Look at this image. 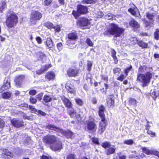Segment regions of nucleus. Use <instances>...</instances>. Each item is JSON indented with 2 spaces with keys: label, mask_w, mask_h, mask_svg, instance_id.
<instances>
[{
  "label": "nucleus",
  "mask_w": 159,
  "mask_h": 159,
  "mask_svg": "<svg viewBox=\"0 0 159 159\" xmlns=\"http://www.w3.org/2000/svg\"><path fill=\"white\" fill-rule=\"evenodd\" d=\"M125 30L124 29L119 27L117 25L111 23L109 25L104 34L113 35L115 37H120L123 34Z\"/></svg>",
  "instance_id": "nucleus-1"
},
{
  "label": "nucleus",
  "mask_w": 159,
  "mask_h": 159,
  "mask_svg": "<svg viewBox=\"0 0 159 159\" xmlns=\"http://www.w3.org/2000/svg\"><path fill=\"white\" fill-rule=\"evenodd\" d=\"M152 77V74L149 72H147L145 75L140 73L138 75L137 80L143 83V86L144 87L148 85Z\"/></svg>",
  "instance_id": "nucleus-2"
},
{
  "label": "nucleus",
  "mask_w": 159,
  "mask_h": 159,
  "mask_svg": "<svg viewBox=\"0 0 159 159\" xmlns=\"http://www.w3.org/2000/svg\"><path fill=\"white\" fill-rule=\"evenodd\" d=\"M18 22V18L16 14L13 13L8 16L6 24L8 27L11 28L15 26Z\"/></svg>",
  "instance_id": "nucleus-3"
},
{
  "label": "nucleus",
  "mask_w": 159,
  "mask_h": 159,
  "mask_svg": "<svg viewBox=\"0 0 159 159\" xmlns=\"http://www.w3.org/2000/svg\"><path fill=\"white\" fill-rule=\"evenodd\" d=\"M77 11H73L72 14L77 19L80 14H85L88 12V8L86 6L80 4L77 6Z\"/></svg>",
  "instance_id": "nucleus-4"
},
{
  "label": "nucleus",
  "mask_w": 159,
  "mask_h": 159,
  "mask_svg": "<svg viewBox=\"0 0 159 159\" xmlns=\"http://www.w3.org/2000/svg\"><path fill=\"white\" fill-rule=\"evenodd\" d=\"M104 111H99V115L101 118V122L100 123V128L98 130V133L101 134L105 130L107 126L105 122V118L104 114Z\"/></svg>",
  "instance_id": "nucleus-5"
},
{
  "label": "nucleus",
  "mask_w": 159,
  "mask_h": 159,
  "mask_svg": "<svg viewBox=\"0 0 159 159\" xmlns=\"http://www.w3.org/2000/svg\"><path fill=\"white\" fill-rule=\"evenodd\" d=\"M86 129L89 133L93 134L96 131L97 126L93 121L89 120L86 122Z\"/></svg>",
  "instance_id": "nucleus-6"
},
{
  "label": "nucleus",
  "mask_w": 159,
  "mask_h": 159,
  "mask_svg": "<svg viewBox=\"0 0 159 159\" xmlns=\"http://www.w3.org/2000/svg\"><path fill=\"white\" fill-rule=\"evenodd\" d=\"M43 140L46 144L52 145L57 141V138L54 135H47L43 137Z\"/></svg>",
  "instance_id": "nucleus-7"
},
{
  "label": "nucleus",
  "mask_w": 159,
  "mask_h": 159,
  "mask_svg": "<svg viewBox=\"0 0 159 159\" xmlns=\"http://www.w3.org/2000/svg\"><path fill=\"white\" fill-rule=\"evenodd\" d=\"M42 17V13L38 11H33L30 16V19L32 23H35V20H39Z\"/></svg>",
  "instance_id": "nucleus-8"
},
{
  "label": "nucleus",
  "mask_w": 159,
  "mask_h": 159,
  "mask_svg": "<svg viewBox=\"0 0 159 159\" xmlns=\"http://www.w3.org/2000/svg\"><path fill=\"white\" fill-rule=\"evenodd\" d=\"M61 148V143L60 141H57L50 146V148L54 151L60 150Z\"/></svg>",
  "instance_id": "nucleus-9"
},
{
  "label": "nucleus",
  "mask_w": 159,
  "mask_h": 159,
  "mask_svg": "<svg viewBox=\"0 0 159 159\" xmlns=\"http://www.w3.org/2000/svg\"><path fill=\"white\" fill-rule=\"evenodd\" d=\"M25 78L24 75H20L16 77L15 81V82L16 85L17 87H20V85L23 81Z\"/></svg>",
  "instance_id": "nucleus-10"
},
{
  "label": "nucleus",
  "mask_w": 159,
  "mask_h": 159,
  "mask_svg": "<svg viewBox=\"0 0 159 159\" xmlns=\"http://www.w3.org/2000/svg\"><path fill=\"white\" fill-rule=\"evenodd\" d=\"M11 122L12 125L15 127H20L23 125L22 120L15 118L12 119L11 120Z\"/></svg>",
  "instance_id": "nucleus-11"
},
{
  "label": "nucleus",
  "mask_w": 159,
  "mask_h": 159,
  "mask_svg": "<svg viewBox=\"0 0 159 159\" xmlns=\"http://www.w3.org/2000/svg\"><path fill=\"white\" fill-rule=\"evenodd\" d=\"M46 128L50 130H54L61 133L62 132V129L52 124H48L46 126Z\"/></svg>",
  "instance_id": "nucleus-12"
},
{
  "label": "nucleus",
  "mask_w": 159,
  "mask_h": 159,
  "mask_svg": "<svg viewBox=\"0 0 159 159\" xmlns=\"http://www.w3.org/2000/svg\"><path fill=\"white\" fill-rule=\"evenodd\" d=\"M78 73V70L74 67L70 68L67 72L68 75L70 76H75Z\"/></svg>",
  "instance_id": "nucleus-13"
},
{
  "label": "nucleus",
  "mask_w": 159,
  "mask_h": 159,
  "mask_svg": "<svg viewBox=\"0 0 159 159\" xmlns=\"http://www.w3.org/2000/svg\"><path fill=\"white\" fill-rule=\"evenodd\" d=\"M62 132H61V134L65 136L67 138H71L73 135V133L70 130H64L62 129Z\"/></svg>",
  "instance_id": "nucleus-14"
},
{
  "label": "nucleus",
  "mask_w": 159,
  "mask_h": 159,
  "mask_svg": "<svg viewBox=\"0 0 159 159\" xmlns=\"http://www.w3.org/2000/svg\"><path fill=\"white\" fill-rule=\"evenodd\" d=\"M129 25L134 29H138L140 27L139 24L134 19L131 20L129 21Z\"/></svg>",
  "instance_id": "nucleus-15"
},
{
  "label": "nucleus",
  "mask_w": 159,
  "mask_h": 159,
  "mask_svg": "<svg viewBox=\"0 0 159 159\" xmlns=\"http://www.w3.org/2000/svg\"><path fill=\"white\" fill-rule=\"evenodd\" d=\"M80 25L81 26H85L90 24V22L87 19L85 18H81L78 22Z\"/></svg>",
  "instance_id": "nucleus-16"
},
{
  "label": "nucleus",
  "mask_w": 159,
  "mask_h": 159,
  "mask_svg": "<svg viewBox=\"0 0 159 159\" xmlns=\"http://www.w3.org/2000/svg\"><path fill=\"white\" fill-rule=\"evenodd\" d=\"M107 102L108 106L110 107H112L114 105V97L112 95H110L107 99Z\"/></svg>",
  "instance_id": "nucleus-17"
},
{
  "label": "nucleus",
  "mask_w": 159,
  "mask_h": 159,
  "mask_svg": "<svg viewBox=\"0 0 159 159\" xmlns=\"http://www.w3.org/2000/svg\"><path fill=\"white\" fill-rule=\"evenodd\" d=\"M9 79H6L4 81L3 84L1 88L2 90H5L8 89L10 87V84Z\"/></svg>",
  "instance_id": "nucleus-18"
},
{
  "label": "nucleus",
  "mask_w": 159,
  "mask_h": 159,
  "mask_svg": "<svg viewBox=\"0 0 159 159\" xmlns=\"http://www.w3.org/2000/svg\"><path fill=\"white\" fill-rule=\"evenodd\" d=\"M50 65H48L42 66L39 70L36 71L37 74L39 75L43 73L45 71H47L48 68L51 67Z\"/></svg>",
  "instance_id": "nucleus-19"
},
{
  "label": "nucleus",
  "mask_w": 159,
  "mask_h": 159,
  "mask_svg": "<svg viewBox=\"0 0 159 159\" xmlns=\"http://www.w3.org/2000/svg\"><path fill=\"white\" fill-rule=\"evenodd\" d=\"M68 39L72 40H76L78 39L77 34L75 32L70 33L67 35Z\"/></svg>",
  "instance_id": "nucleus-20"
},
{
  "label": "nucleus",
  "mask_w": 159,
  "mask_h": 159,
  "mask_svg": "<svg viewBox=\"0 0 159 159\" xmlns=\"http://www.w3.org/2000/svg\"><path fill=\"white\" fill-rule=\"evenodd\" d=\"M116 148L114 146L109 147L106 151V153L107 155H109L114 153L116 151Z\"/></svg>",
  "instance_id": "nucleus-21"
},
{
  "label": "nucleus",
  "mask_w": 159,
  "mask_h": 159,
  "mask_svg": "<svg viewBox=\"0 0 159 159\" xmlns=\"http://www.w3.org/2000/svg\"><path fill=\"white\" fill-rule=\"evenodd\" d=\"M45 76L49 80H52L55 78V75L52 71H49L46 74Z\"/></svg>",
  "instance_id": "nucleus-22"
},
{
  "label": "nucleus",
  "mask_w": 159,
  "mask_h": 159,
  "mask_svg": "<svg viewBox=\"0 0 159 159\" xmlns=\"http://www.w3.org/2000/svg\"><path fill=\"white\" fill-rule=\"evenodd\" d=\"M2 155L3 156L8 158L12 157L13 155L12 153L7 149H5L3 151Z\"/></svg>",
  "instance_id": "nucleus-23"
},
{
  "label": "nucleus",
  "mask_w": 159,
  "mask_h": 159,
  "mask_svg": "<svg viewBox=\"0 0 159 159\" xmlns=\"http://www.w3.org/2000/svg\"><path fill=\"white\" fill-rule=\"evenodd\" d=\"M63 102L65 103L66 107L70 108L72 106V104L69 99L67 98H65L63 100Z\"/></svg>",
  "instance_id": "nucleus-24"
},
{
  "label": "nucleus",
  "mask_w": 159,
  "mask_h": 159,
  "mask_svg": "<svg viewBox=\"0 0 159 159\" xmlns=\"http://www.w3.org/2000/svg\"><path fill=\"white\" fill-rule=\"evenodd\" d=\"M37 55L39 57V60H41L42 61H43L45 59L46 55L43 52H37Z\"/></svg>",
  "instance_id": "nucleus-25"
},
{
  "label": "nucleus",
  "mask_w": 159,
  "mask_h": 159,
  "mask_svg": "<svg viewBox=\"0 0 159 159\" xmlns=\"http://www.w3.org/2000/svg\"><path fill=\"white\" fill-rule=\"evenodd\" d=\"M106 19L107 20H115V16L114 15L112 14L111 13H108L106 15L104 16Z\"/></svg>",
  "instance_id": "nucleus-26"
},
{
  "label": "nucleus",
  "mask_w": 159,
  "mask_h": 159,
  "mask_svg": "<svg viewBox=\"0 0 159 159\" xmlns=\"http://www.w3.org/2000/svg\"><path fill=\"white\" fill-rule=\"evenodd\" d=\"M46 44L47 46L49 48H52L53 46V43L52 40L51 39L48 38L46 41Z\"/></svg>",
  "instance_id": "nucleus-27"
},
{
  "label": "nucleus",
  "mask_w": 159,
  "mask_h": 159,
  "mask_svg": "<svg viewBox=\"0 0 159 159\" xmlns=\"http://www.w3.org/2000/svg\"><path fill=\"white\" fill-rule=\"evenodd\" d=\"M11 94L8 92H4L2 95L3 98L5 99H9L11 96Z\"/></svg>",
  "instance_id": "nucleus-28"
},
{
  "label": "nucleus",
  "mask_w": 159,
  "mask_h": 159,
  "mask_svg": "<svg viewBox=\"0 0 159 159\" xmlns=\"http://www.w3.org/2000/svg\"><path fill=\"white\" fill-rule=\"evenodd\" d=\"M143 152L147 155L152 154V150H149L147 148H143Z\"/></svg>",
  "instance_id": "nucleus-29"
},
{
  "label": "nucleus",
  "mask_w": 159,
  "mask_h": 159,
  "mask_svg": "<svg viewBox=\"0 0 159 159\" xmlns=\"http://www.w3.org/2000/svg\"><path fill=\"white\" fill-rule=\"evenodd\" d=\"M146 16L147 18L150 21H154V16L152 13L148 12L146 13Z\"/></svg>",
  "instance_id": "nucleus-30"
},
{
  "label": "nucleus",
  "mask_w": 159,
  "mask_h": 159,
  "mask_svg": "<svg viewBox=\"0 0 159 159\" xmlns=\"http://www.w3.org/2000/svg\"><path fill=\"white\" fill-rule=\"evenodd\" d=\"M138 45L143 48H146L148 47V44L147 43L144 42L143 41H140L138 42Z\"/></svg>",
  "instance_id": "nucleus-31"
},
{
  "label": "nucleus",
  "mask_w": 159,
  "mask_h": 159,
  "mask_svg": "<svg viewBox=\"0 0 159 159\" xmlns=\"http://www.w3.org/2000/svg\"><path fill=\"white\" fill-rule=\"evenodd\" d=\"M102 146L103 148H106L111 147V145L109 142H106L102 144Z\"/></svg>",
  "instance_id": "nucleus-32"
},
{
  "label": "nucleus",
  "mask_w": 159,
  "mask_h": 159,
  "mask_svg": "<svg viewBox=\"0 0 159 159\" xmlns=\"http://www.w3.org/2000/svg\"><path fill=\"white\" fill-rule=\"evenodd\" d=\"M52 98L48 95H45L43 97V100L46 102H49L52 100Z\"/></svg>",
  "instance_id": "nucleus-33"
},
{
  "label": "nucleus",
  "mask_w": 159,
  "mask_h": 159,
  "mask_svg": "<svg viewBox=\"0 0 159 159\" xmlns=\"http://www.w3.org/2000/svg\"><path fill=\"white\" fill-rule=\"evenodd\" d=\"M144 23L146 27H148V26H152L153 24V21H150L148 22L146 20H144Z\"/></svg>",
  "instance_id": "nucleus-34"
},
{
  "label": "nucleus",
  "mask_w": 159,
  "mask_h": 159,
  "mask_svg": "<svg viewBox=\"0 0 159 159\" xmlns=\"http://www.w3.org/2000/svg\"><path fill=\"white\" fill-rule=\"evenodd\" d=\"M75 100L76 103L77 105L80 106H81L82 105L83 102L81 99L79 98H77L75 99Z\"/></svg>",
  "instance_id": "nucleus-35"
},
{
  "label": "nucleus",
  "mask_w": 159,
  "mask_h": 159,
  "mask_svg": "<svg viewBox=\"0 0 159 159\" xmlns=\"http://www.w3.org/2000/svg\"><path fill=\"white\" fill-rule=\"evenodd\" d=\"M69 111V114L71 117H73L74 115H76V112L74 109L70 108Z\"/></svg>",
  "instance_id": "nucleus-36"
},
{
  "label": "nucleus",
  "mask_w": 159,
  "mask_h": 159,
  "mask_svg": "<svg viewBox=\"0 0 159 159\" xmlns=\"http://www.w3.org/2000/svg\"><path fill=\"white\" fill-rule=\"evenodd\" d=\"M96 0H83L82 3L84 4H91L94 3Z\"/></svg>",
  "instance_id": "nucleus-37"
},
{
  "label": "nucleus",
  "mask_w": 159,
  "mask_h": 159,
  "mask_svg": "<svg viewBox=\"0 0 159 159\" xmlns=\"http://www.w3.org/2000/svg\"><path fill=\"white\" fill-rule=\"evenodd\" d=\"M45 25L46 27L48 28H55L53 24L51 22H46L45 24Z\"/></svg>",
  "instance_id": "nucleus-38"
},
{
  "label": "nucleus",
  "mask_w": 159,
  "mask_h": 159,
  "mask_svg": "<svg viewBox=\"0 0 159 159\" xmlns=\"http://www.w3.org/2000/svg\"><path fill=\"white\" fill-rule=\"evenodd\" d=\"M124 143L128 145H131L134 143V141L132 139L125 140L124 142Z\"/></svg>",
  "instance_id": "nucleus-39"
},
{
  "label": "nucleus",
  "mask_w": 159,
  "mask_h": 159,
  "mask_svg": "<svg viewBox=\"0 0 159 159\" xmlns=\"http://www.w3.org/2000/svg\"><path fill=\"white\" fill-rule=\"evenodd\" d=\"M129 103L131 105H135L136 104V100L133 98H131L129 100Z\"/></svg>",
  "instance_id": "nucleus-40"
},
{
  "label": "nucleus",
  "mask_w": 159,
  "mask_h": 159,
  "mask_svg": "<svg viewBox=\"0 0 159 159\" xmlns=\"http://www.w3.org/2000/svg\"><path fill=\"white\" fill-rule=\"evenodd\" d=\"M86 42L87 44L89 46L92 47L93 46V43L90 39L87 38Z\"/></svg>",
  "instance_id": "nucleus-41"
},
{
  "label": "nucleus",
  "mask_w": 159,
  "mask_h": 159,
  "mask_svg": "<svg viewBox=\"0 0 159 159\" xmlns=\"http://www.w3.org/2000/svg\"><path fill=\"white\" fill-rule=\"evenodd\" d=\"M132 68V66H130V67H127L126 68L125 70V73L126 74V77L127 76L128 74Z\"/></svg>",
  "instance_id": "nucleus-42"
},
{
  "label": "nucleus",
  "mask_w": 159,
  "mask_h": 159,
  "mask_svg": "<svg viewBox=\"0 0 159 159\" xmlns=\"http://www.w3.org/2000/svg\"><path fill=\"white\" fill-rule=\"evenodd\" d=\"M6 2H2L1 5V6H0V11L1 12H2V11L6 7Z\"/></svg>",
  "instance_id": "nucleus-43"
},
{
  "label": "nucleus",
  "mask_w": 159,
  "mask_h": 159,
  "mask_svg": "<svg viewBox=\"0 0 159 159\" xmlns=\"http://www.w3.org/2000/svg\"><path fill=\"white\" fill-rule=\"evenodd\" d=\"M155 38L156 39H158L159 38V30L157 29L154 33Z\"/></svg>",
  "instance_id": "nucleus-44"
},
{
  "label": "nucleus",
  "mask_w": 159,
  "mask_h": 159,
  "mask_svg": "<svg viewBox=\"0 0 159 159\" xmlns=\"http://www.w3.org/2000/svg\"><path fill=\"white\" fill-rule=\"evenodd\" d=\"M52 2V0H45L44 1L43 4L44 6H48L51 4Z\"/></svg>",
  "instance_id": "nucleus-45"
},
{
  "label": "nucleus",
  "mask_w": 159,
  "mask_h": 159,
  "mask_svg": "<svg viewBox=\"0 0 159 159\" xmlns=\"http://www.w3.org/2000/svg\"><path fill=\"white\" fill-rule=\"evenodd\" d=\"M5 122L3 120L0 118V128H2L4 127Z\"/></svg>",
  "instance_id": "nucleus-46"
},
{
  "label": "nucleus",
  "mask_w": 159,
  "mask_h": 159,
  "mask_svg": "<svg viewBox=\"0 0 159 159\" xmlns=\"http://www.w3.org/2000/svg\"><path fill=\"white\" fill-rule=\"evenodd\" d=\"M104 85L105 86L106 90H105L104 88H102L101 89V90L103 93H106V92H107L106 90L108 89V85H107V84L106 83H104Z\"/></svg>",
  "instance_id": "nucleus-47"
},
{
  "label": "nucleus",
  "mask_w": 159,
  "mask_h": 159,
  "mask_svg": "<svg viewBox=\"0 0 159 159\" xmlns=\"http://www.w3.org/2000/svg\"><path fill=\"white\" fill-rule=\"evenodd\" d=\"M67 90L71 93H75L74 90L69 86L66 87Z\"/></svg>",
  "instance_id": "nucleus-48"
},
{
  "label": "nucleus",
  "mask_w": 159,
  "mask_h": 159,
  "mask_svg": "<svg viewBox=\"0 0 159 159\" xmlns=\"http://www.w3.org/2000/svg\"><path fill=\"white\" fill-rule=\"evenodd\" d=\"M121 71V69L119 68H115L113 70V73L114 74L117 73H119Z\"/></svg>",
  "instance_id": "nucleus-49"
},
{
  "label": "nucleus",
  "mask_w": 159,
  "mask_h": 159,
  "mask_svg": "<svg viewBox=\"0 0 159 159\" xmlns=\"http://www.w3.org/2000/svg\"><path fill=\"white\" fill-rule=\"evenodd\" d=\"M125 75L124 74L121 75L120 76L118 77L117 79V80H120L121 81H123L125 78Z\"/></svg>",
  "instance_id": "nucleus-50"
},
{
  "label": "nucleus",
  "mask_w": 159,
  "mask_h": 159,
  "mask_svg": "<svg viewBox=\"0 0 159 159\" xmlns=\"http://www.w3.org/2000/svg\"><path fill=\"white\" fill-rule=\"evenodd\" d=\"M57 48L59 51H60L62 48V45L61 43H59L57 44Z\"/></svg>",
  "instance_id": "nucleus-51"
},
{
  "label": "nucleus",
  "mask_w": 159,
  "mask_h": 159,
  "mask_svg": "<svg viewBox=\"0 0 159 159\" xmlns=\"http://www.w3.org/2000/svg\"><path fill=\"white\" fill-rule=\"evenodd\" d=\"M37 93V92L36 90L32 89L30 90L29 92V94L30 95H35Z\"/></svg>",
  "instance_id": "nucleus-52"
},
{
  "label": "nucleus",
  "mask_w": 159,
  "mask_h": 159,
  "mask_svg": "<svg viewBox=\"0 0 159 159\" xmlns=\"http://www.w3.org/2000/svg\"><path fill=\"white\" fill-rule=\"evenodd\" d=\"M30 101L31 103L33 104H35L36 103L37 100L34 98L31 97L30 99Z\"/></svg>",
  "instance_id": "nucleus-53"
},
{
  "label": "nucleus",
  "mask_w": 159,
  "mask_h": 159,
  "mask_svg": "<svg viewBox=\"0 0 159 159\" xmlns=\"http://www.w3.org/2000/svg\"><path fill=\"white\" fill-rule=\"evenodd\" d=\"M92 66V63L90 61H88L87 63V67L89 71H90L91 70V67Z\"/></svg>",
  "instance_id": "nucleus-54"
},
{
  "label": "nucleus",
  "mask_w": 159,
  "mask_h": 159,
  "mask_svg": "<svg viewBox=\"0 0 159 159\" xmlns=\"http://www.w3.org/2000/svg\"><path fill=\"white\" fill-rule=\"evenodd\" d=\"M152 154L158 156L159 157V152L155 150H152Z\"/></svg>",
  "instance_id": "nucleus-55"
},
{
  "label": "nucleus",
  "mask_w": 159,
  "mask_h": 159,
  "mask_svg": "<svg viewBox=\"0 0 159 159\" xmlns=\"http://www.w3.org/2000/svg\"><path fill=\"white\" fill-rule=\"evenodd\" d=\"M67 159H76L75 155L70 154L67 157Z\"/></svg>",
  "instance_id": "nucleus-56"
},
{
  "label": "nucleus",
  "mask_w": 159,
  "mask_h": 159,
  "mask_svg": "<svg viewBox=\"0 0 159 159\" xmlns=\"http://www.w3.org/2000/svg\"><path fill=\"white\" fill-rule=\"evenodd\" d=\"M147 133L148 134L151 135L152 137L154 136L155 135V133L154 132H153L151 130H148Z\"/></svg>",
  "instance_id": "nucleus-57"
},
{
  "label": "nucleus",
  "mask_w": 159,
  "mask_h": 159,
  "mask_svg": "<svg viewBox=\"0 0 159 159\" xmlns=\"http://www.w3.org/2000/svg\"><path fill=\"white\" fill-rule=\"evenodd\" d=\"M128 11L132 15L135 16L136 15V12L132 8H130L128 10Z\"/></svg>",
  "instance_id": "nucleus-58"
},
{
  "label": "nucleus",
  "mask_w": 159,
  "mask_h": 159,
  "mask_svg": "<svg viewBox=\"0 0 159 159\" xmlns=\"http://www.w3.org/2000/svg\"><path fill=\"white\" fill-rule=\"evenodd\" d=\"M36 40L38 43L41 44L42 43V40L40 37H37L36 38Z\"/></svg>",
  "instance_id": "nucleus-59"
},
{
  "label": "nucleus",
  "mask_w": 159,
  "mask_h": 159,
  "mask_svg": "<svg viewBox=\"0 0 159 159\" xmlns=\"http://www.w3.org/2000/svg\"><path fill=\"white\" fill-rule=\"evenodd\" d=\"M92 141L93 143L96 144H99V143L98 142V139L97 138H94L92 139Z\"/></svg>",
  "instance_id": "nucleus-60"
},
{
  "label": "nucleus",
  "mask_w": 159,
  "mask_h": 159,
  "mask_svg": "<svg viewBox=\"0 0 159 159\" xmlns=\"http://www.w3.org/2000/svg\"><path fill=\"white\" fill-rule=\"evenodd\" d=\"M29 108L30 110L33 111H37V110L33 106L31 105L29 106Z\"/></svg>",
  "instance_id": "nucleus-61"
},
{
  "label": "nucleus",
  "mask_w": 159,
  "mask_h": 159,
  "mask_svg": "<svg viewBox=\"0 0 159 159\" xmlns=\"http://www.w3.org/2000/svg\"><path fill=\"white\" fill-rule=\"evenodd\" d=\"M37 113H38L39 114L42 116H45L46 115V114L45 112H44L41 110H38L37 111Z\"/></svg>",
  "instance_id": "nucleus-62"
},
{
  "label": "nucleus",
  "mask_w": 159,
  "mask_h": 159,
  "mask_svg": "<svg viewBox=\"0 0 159 159\" xmlns=\"http://www.w3.org/2000/svg\"><path fill=\"white\" fill-rule=\"evenodd\" d=\"M101 77L102 79L104 80V81H107L108 80V77L105 75H101Z\"/></svg>",
  "instance_id": "nucleus-63"
},
{
  "label": "nucleus",
  "mask_w": 159,
  "mask_h": 159,
  "mask_svg": "<svg viewBox=\"0 0 159 159\" xmlns=\"http://www.w3.org/2000/svg\"><path fill=\"white\" fill-rule=\"evenodd\" d=\"M116 51L112 49L111 50V56L112 57H114L116 56Z\"/></svg>",
  "instance_id": "nucleus-64"
}]
</instances>
